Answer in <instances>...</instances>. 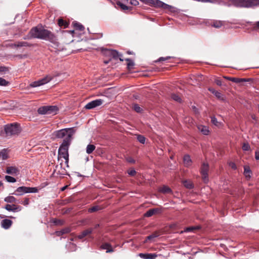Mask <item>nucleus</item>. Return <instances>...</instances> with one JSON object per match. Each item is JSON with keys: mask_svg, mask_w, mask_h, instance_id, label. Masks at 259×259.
I'll return each mask as SVG.
<instances>
[{"mask_svg": "<svg viewBox=\"0 0 259 259\" xmlns=\"http://www.w3.org/2000/svg\"><path fill=\"white\" fill-rule=\"evenodd\" d=\"M29 35L31 38L52 41L55 38L54 35L50 31L45 29L42 26L37 25L32 28Z\"/></svg>", "mask_w": 259, "mask_h": 259, "instance_id": "obj_1", "label": "nucleus"}, {"mask_svg": "<svg viewBox=\"0 0 259 259\" xmlns=\"http://www.w3.org/2000/svg\"><path fill=\"white\" fill-rule=\"evenodd\" d=\"M70 140H66L63 141L60 145L58 149V160L60 158H64L65 159V163L67 167H68L69 163V148L71 145Z\"/></svg>", "mask_w": 259, "mask_h": 259, "instance_id": "obj_2", "label": "nucleus"}, {"mask_svg": "<svg viewBox=\"0 0 259 259\" xmlns=\"http://www.w3.org/2000/svg\"><path fill=\"white\" fill-rule=\"evenodd\" d=\"M75 133V130L73 127L65 128L55 131L54 133L55 137L58 139H62L64 138L63 141L67 140H70L71 142L72 139V136Z\"/></svg>", "mask_w": 259, "mask_h": 259, "instance_id": "obj_3", "label": "nucleus"}, {"mask_svg": "<svg viewBox=\"0 0 259 259\" xmlns=\"http://www.w3.org/2000/svg\"><path fill=\"white\" fill-rule=\"evenodd\" d=\"M234 6L237 8H253L259 6V0H233Z\"/></svg>", "mask_w": 259, "mask_h": 259, "instance_id": "obj_4", "label": "nucleus"}, {"mask_svg": "<svg viewBox=\"0 0 259 259\" xmlns=\"http://www.w3.org/2000/svg\"><path fill=\"white\" fill-rule=\"evenodd\" d=\"M59 111V108L56 105H47L39 107L37 110L38 114L41 115L52 114L56 115Z\"/></svg>", "mask_w": 259, "mask_h": 259, "instance_id": "obj_5", "label": "nucleus"}, {"mask_svg": "<svg viewBox=\"0 0 259 259\" xmlns=\"http://www.w3.org/2000/svg\"><path fill=\"white\" fill-rule=\"evenodd\" d=\"M4 130L8 137L17 135L20 132L19 125L17 123L8 124L5 125Z\"/></svg>", "mask_w": 259, "mask_h": 259, "instance_id": "obj_6", "label": "nucleus"}, {"mask_svg": "<svg viewBox=\"0 0 259 259\" xmlns=\"http://www.w3.org/2000/svg\"><path fill=\"white\" fill-rule=\"evenodd\" d=\"M147 5H149L155 7L162 8L166 9L171 7L170 6L164 3L159 0H148Z\"/></svg>", "mask_w": 259, "mask_h": 259, "instance_id": "obj_7", "label": "nucleus"}, {"mask_svg": "<svg viewBox=\"0 0 259 259\" xmlns=\"http://www.w3.org/2000/svg\"><path fill=\"white\" fill-rule=\"evenodd\" d=\"M53 77L51 76L48 75L46 77L39 79L38 80L32 82L30 84V87L32 88H35L44 85L52 79Z\"/></svg>", "mask_w": 259, "mask_h": 259, "instance_id": "obj_8", "label": "nucleus"}, {"mask_svg": "<svg viewBox=\"0 0 259 259\" xmlns=\"http://www.w3.org/2000/svg\"><path fill=\"white\" fill-rule=\"evenodd\" d=\"M209 169V166L208 164L203 163L201 165L200 168V173L201 174L202 178L204 183H206L208 181V171Z\"/></svg>", "mask_w": 259, "mask_h": 259, "instance_id": "obj_9", "label": "nucleus"}, {"mask_svg": "<svg viewBox=\"0 0 259 259\" xmlns=\"http://www.w3.org/2000/svg\"><path fill=\"white\" fill-rule=\"evenodd\" d=\"M103 100L101 99H96L89 102L85 105L84 108L86 109H92L101 106L103 103Z\"/></svg>", "mask_w": 259, "mask_h": 259, "instance_id": "obj_10", "label": "nucleus"}, {"mask_svg": "<svg viewBox=\"0 0 259 259\" xmlns=\"http://www.w3.org/2000/svg\"><path fill=\"white\" fill-rule=\"evenodd\" d=\"M6 172L9 175L17 176L19 174V170L15 166H9L7 168Z\"/></svg>", "mask_w": 259, "mask_h": 259, "instance_id": "obj_11", "label": "nucleus"}, {"mask_svg": "<svg viewBox=\"0 0 259 259\" xmlns=\"http://www.w3.org/2000/svg\"><path fill=\"white\" fill-rule=\"evenodd\" d=\"M5 208L9 211L17 212L21 210V208L19 206H17L15 204H7Z\"/></svg>", "mask_w": 259, "mask_h": 259, "instance_id": "obj_12", "label": "nucleus"}, {"mask_svg": "<svg viewBox=\"0 0 259 259\" xmlns=\"http://www.w3.org/2000/svg\"><path fill=\"white\" fill-rule=\"evenodd\" d=\"M28 187L21 186L17 188L15 193L13 194L15 195H22L25 193H27Z\"/></svg>", "mask_w": 259, "mask_h": 259, "instance_id": "obj_13", "label": "nucleus"}, {"mask_svg": "<svg viewBox=\"0 0 259 259\" xmlns=\"http://www.w3.org/2000/svg\"><path fill=\"white\" fill-rule=\"evenodd\" d=\"M12 221L9 219H4L1 221V226L5 229H9L12 225Z\"/></svg>", "mask_w": 259, "mask_h": 259, "instance_id": "obj_14", "label": "nucleus"}, {"mask_svg": "<svg viewBox=\"0 0 259 259\" xmlns=\"http://www.w3.org/2000/svg\"><path fill=\"white\" fill-rule=\"evenodd\" d=\"M139 256L144 259H155L157 255L155 253H140Z\"/></svg>", "mask_w": 259, "mask_h": 259, "instance_id": "obj_15", "label": "nucleus"}, {"mask_svg": "<svg viewBox=\"0 0 259 259\" xmlns=\"http://www.w3.org/2000/svg\"><path fill=\"white\" fill-rule=\"evenodd\" d=\"M109 53L110 55L112 57V58L114 59L119 58V60L121 61H123V59H122V55L120 54L117 51L114 50H111L109 51Z\"/></svg>", "mask_w": 259, "mask_h": 259, "instance_id": "obj_16", "label": "nucleus"}, {"mask_svg": "<svg viewBox=\"0 0 259 259\" xmlns=\"http://www.w3.org/2000/svg\"><path fill=\"white\" fill-rule=\"evenodd\" d=\"M198 130L204 135H208L209 134V128L207 126L199 125L197 126Z\"/></svg>", "mask_w": 259, "mask_h": 259, "instance_id": "obj_17", "label": "nucleus"}, {"mask_svg": "<svg viewBox=\"0 0 259 259\" xmlns=\"http://www.w3.org/2000/svg\"><path fill=\"white\" fill-rule=\"evenodd\" d=\"M93 228L88 229L82 232L80 234L78 235L77 237L78 239H81L87 235L91 234L93 232Z\"/></svg>", "mask_w": 259, "mask_h": 259, "instance_id": "obj_18", "label": "nucleus"}, {"mask_svg": "<svg viewBox=\"0 0 259 259\" xmlns=\"http://www.w3.org/2000/svg\"><path fill=\"white\" fill-rule=\"evenodd\" d=\"M158 191L163 194H170L172 193L171 189L169 187L165 185L160 187Z\"/></svg>", "mask_w": 259, "mask_h": 259, "instance_id": "obj_19", "label": "nucleus"}, {"mask_svg": "<svg viewBox=\"0 0 259 259\" xmlns=\"http://www.w3.org/2000/svg\"><path fill=\"white\" fill-rule=\"evenodd\" d=\"M208 90L213 94H214L215 97L220 100H224L223 95L219 92L215 90L213 88H210L208 89Z\"/></svg>", "mask_w": 259, "mask_h": 259, "instance_id": "obj_20", "label": "nucleus"}, {"mask_svg": "<svg viewBox=\"0 0 259 259\" xmlns=\"http://www.w3.org/2000/svg\"><path fill=\"white\" fill-rule=\"evenodd\" d=\"M101 248L103 249H106V252H112L114 251V250L112 248V246L111 244L108 243H106L104 244H103L101 246Z\"/></svg>", "mask_w": 259, "mask_h": 259, "instance_id": "obj_21", "label": "nucleus"}, {"mask_svg": "<svg viewBox=\"0 0 259 259\" xmlns=\"http://www.w3.org/2000/svg\"><path fill=\"white\" fill-rule=\"evenodd\" d=\"M159 211L158 208L151 209L148 210L145 214L144 217H150L152 216L153 214L157 213Z\"/></svg>", "mask_w": 259, "mask_h": 259, "instance_id": "obj_22", "label": "nucleus"}, {"mask_svg": "<svg viewBox=\"0 0 259 259\" xmlns=\"http://www.w3.org/2000/svg\"><path fill=\"white\" fill-rule=\"evenodd\" d=\"M183 161L185 165L186 166H189L192 163L190 157L188 155H186L184 156L183 158Z\"/></svg>", "mask_w": 259, "mask_h": 259, "instance_id": "obj_23", "label": "nucleus"}, {"mask_svg": "<svg viewBox=\"0 0 259 259\" xmlns=\"http://www.w3.org/2000/svg\"><path fill=\"white\" fill-rule=\"evenodd\" d=\"M229 79H230V80L232 81V82H235V83H241V82H243L247 81V79H246L245 78L232 77V78H229Z\"/></svg>", "mask_w": 259, "mask_h": 259, "instance_id": "obj_24", "label": "nucleus"}, {"mask_svg": "<svg viewBox=\"0 0 259 259\" xmlns=\"http://www.w3.org/2000/svg\"><path fill=\"white\" fill-rule=\"evenodd\" d=\"M95 148L96 147L94 145L89 144L86 148V152L89 154H91L95 150Z\"/></svg>", "mask_w": 259, "mask_h": 259, "instance_id": "obj_25", "label": "nucleus"}, {"mask_svg": "<svg viewBox=\"0 0 259 259\" xmlns=\"http://www.w3.org/2000/svg\"><path fill=\"white\" fill-rule=\"evenodd\" d=\"M71 231V229L69 228H66L64 229H63L61 231H57L56 234L57 235L60 236L64 234H67L69 233Z\"/></svg>", "mask_w": 259, "mask_h": 259, "instance_id": "obj_26", "label": "nucleus"}, {"mask_svg": "<svg viewBox=\"0 0 259 259\" xmlns=\"http://www.w3.org/2000/svg\"><path fill=\"white\" fill-rule=\"evenodd\" d=\"M211 26L216 28H219L223 26V22L221 21H214L212 23Z\"/></svg>", "mask_w": 259, "mask_h": 259, "instance_id": "obj_27", "label": "nucleus"}, {"mask_svg": "<svg viewBox=\"0 0 259 259\" xmlns=\"http://www.w3.org/2000/svg\"><path fill=\"white\" fill-rule=\"evenodd\" d=\"M184 186L188 189H191L193 187V185L192 182L189 180H185L183 182Z\"/></svg>", "mask_w": 259, "mask_h": 259, "instance_id": "obj_28", "label": "nucleus"}, {"mask_svg": "<svg viewBox=\"0 0 259 259\" xmlns=\"http://www.w3.org/2000/svg\"><path fill=\"white\" fill-rule=\"evenodd\" d=\"M5 201L8 203H13L16 201V198L12 196H9L6 197L5 199Z\"/></svg>", "mask_w": 259, "mask_h": 259, "instance_id": "obj_29", "label": "nucleus"}, {"mask_svg": "<svg viewBox=\"0 0 259 259\" xmlns=\"http://www.w3.org/2000/svg\"><path fill=\"white\" fill-rule=\"evenodd\" d=\"M251 173V170L248 166H244V174L246 178H250V174Z\"/></svg>", "mask_w": 259, "mask_h": 259, "instance_id": "obj_30", "label": "nucleus"}, {"mask_svg": "<svg viewBox=\"0 0 259 259\" xmlns=\"http://www.w3.org/2000/svg\"><path fill=\"white\" fill-rule=\"evenodd\" d=\"M158 236V234L156 233H153L148 236L147 237L146 240H145L144 242L146 243L148 241V240H152L155 238H156Z\"/></svg>", "mask_w": 259, "mask_h": 259, "instance_id": "obj_31", "label": "nucleus"}, {"mask_svg": "<svg viewBox=\"0 0 259 259\" xmlns=\"http://www.w3.org/2000/svg\"><path fill=\"white\" fill-rule=\"evenodd\" d=\"M5 180L9 183H15L16 182V179L15 178L10 176H6Z\"/></svg>", "mask_w": 259, "mask_h": 259, "instance_id": "obj_32", "label": "nucleus"}, {"mask_svg": "<svg viewBox=\"0 0 259 259\" xmlns=\"http://www.w3.org/2000/svg\"><path fill=\"white\" fill-rule=\"evenodd\" d=\"M116 4L117 6H119L123 10H128L130 9L128 7L126 6L125 5L122 4L120 2H117Z\"/></svg>", "mask_w": 259, "mask_h": 259, "instance_id": "obj_33", "label": "nucleus"}, {"mask_svg": "<svg viewBox=\"0 0 259 259\" xmlns=\"http://www.w3.org/2000/svg\"><path fill=\"white\" fill-rule=\"evenodd\" d=\"M125 60L128 62L127 64V68L129 69L132 68L135 65L134 62L130 59H126Z\"/></svg>", "mask_w": 259, "mask_h": 259, "instance_id": "obj_34", "label": "nucleus"}, {"mask_svg": "<svg viewBox=\"0 0 259 259\" xmlns=\"http://www.w3.org/2000/svg\"><path fill=\"white\" fill-rule=\"evenodd\" d=\"M171 98L174 100V101H176L178 102H181V98H180V97L177 95V94H172L171 95Z\"/></svg>", "mask_w": 259, "mask_h": 259, "instance_id": "obj_35", "label": "nucleus"}, {"mask_svg": "<svg viewBox=\"0 0 259 259\" xmlns=\"http://www.w3.org/2000/svg\"><path fill=\"white\" fill-rule=\"evenodd\" d=\"M137 138L138 141L140 143H141L142 144H144L145 143L146 138L144 136L141 135H137Z\"/></svg>", "mask_w": 259, "mask_h": 259, "instance_id": "obj_36", "label": "nucleus"}, {"mask_svg": "<svg viewBox=\"0 0 259 259\" xmlns=\"http://www.w3.org/2000/svg\"><path fill=\"white\" fill-rule=\"evenodd\" d=\"M73 25L76 30L81 31L84 29V27L80 23H75Z\"/></svg>", "mask_w": 259, "mask_h": 259, "instance_id": "obj_37", "label": "nucleus"}, {"mask_svg": "<svg viewBox=\"0 0 259 259\" xmlns=\"http://www.w3.org/2000/svg\"><path fill=\"white\" fill-rule=\"evenodd\" d=\"M58 24L60 26L67 27L68 24L66 22L64 21L62 19H59L58 21Z\"/></svg>", "mask_w": 259, "mask_h": 259, "instance_id": "obj_38", "label": "nucleus"}, {"mask_svg": "<svg viewBox=\"0 0 259 259\" xmlns=\"http://www.w3.org/2000/svg\"><path fill=\"white\" fill-rule=\"evenodd\" d=\"M9 84V82L7 81L3 78L0 77V85L1 86H7Z\"/></svg>", "mask_w": 259, "mask_h": 259, "instance_id": "obj_39", "label": "nucleus"}, {"mask_svg": "<svg viewBox=\"0 0 259 259\" xmlns=\"http://www.w3.org/2000/svg\"><path fill=\"white\" fill-rule=\"evenodd\" d=\"M194 230V226H191L190 227L186 228L183 231L180 232V234H182L184 232H191Z\"/></svg>", "mask_w": 259, "mask_h": 259, "instance_id": "obj_40", "label": "nucleus"}, {"mask_svg": "<svg viewBox=\"0 0 259 259\" xmlns=\"http://www.w3.org/2000/svg\"><path fill=\"white\" fill-rule=\"evenodd\" d=\"M38 192V189L35 187H28L27 193H37Z\"/></svg>", "mask_w": 259, "mask_h": 259, "instance_id": "obj_41", "label": "nucleus"}, {"mask_svg": "<svg viewBox=\"0 0 259 259\" xmlns=\"http://www.w3.org/2000/svg\"><path fill=\"white\" fill-rule=\"evenodd\" d=\"M242 149L244 151H248L250 149V146L247 143H244L242 146Z\"/></svg>", "mask_w": 259, "mask_h": 259, "instance_id": "obj_42", "label": "nucleus"}, {"mask_svg": "<svg viewBox=\"0 0 259 259\" xmlns=\"http://www.w3.org/2000/svg\"><path fill=\"white\" fill-rule=\"evenodd\" d=\"M211 121L215 125H219V122L218 121L217 118L214 116L211 117Z\"/></svg>", "mask_w": 259, "mask_h": 259, "instance_id": "obj_43", "label": "nucleus"}, {"mask_svg": "<svg viewBox=\"0 0 259 259\" xmlns=\"http://www.w3.org/2000/svg\"><path fill=\"white\" fill-rule=\"evenodd\" d=\"M99 209V206H94L89 208V210H88V211L89 212H95V211H96L98 210Z\"/></svg>", "mask_w": 259, "mask_h": 259, "instance_id": "obj_44", "label": "nucleus"}, {"mask_svg": "<svg viewBox=\"0 0 259 259\" xmlns=\"http://www.w3.org/2000/svg\"><path fill=\"white\" fill-rule=\"evenodd\" d=\"M134 110L137 112H138V113H140L142 111V109L139 106V105L138 104H135L134 105Z\"/></svg>", "mask_w": 259, "mask_h": 259, "instance_id": "obj_45", "label": "nucleus"}, {"mask_svg": "<svg viewBox=\"0 0 259 259\" xmlns=\"http://www.w3.org/2000/svg\"><path fill=\"white\" fill-rule=\"evenodd\" d=\"M20 46H22V47H30L31 45L26 41H21Z\"/></svg>", "mask_w": 259, "mask_h": 259, "instance_id": "obj_46", "label": "nucleus"}, {"mask_svg": "<svg viewBox=\"0 0 259 259\" xmlns=\"http://www.w3.org/2000/svg\"><path fill=\"white\" fill-rule=\"evenodd\" d=\"M127 172L129 175L133 176L136 174V171L135 169H133L128 170Z\"/></svg>", "mask_w": 259, "mask_h": 259, "instance_id": "obj_47", "label": "nucleus"}, {"mask_svg": "<svg viewBox=\"0 0 259 259\" xmlns=\"http://www.w3.org/2000/svg\"><path fill=\"white\" fill-rule=\"evenodd\" d=\"M170 58L169 57H160L159 58L157 61L156 62H161V61H166V60H167L168 59Z\"/></svg>", "mask_w": 259, "mask_h": 259, "instance_id": "obj_48", "label": "nucleus"}, {"mask_svg": "<svg viewBox=\"0 0 259 259\" xmlns=\"http://www.w3.org/2000/svg\"><path fill=\"white\" fill-rule=\"evenodd\" d=\"M214 82L217 85H218L219 86H221L222 85V80L219 79V78L215 79Z\"/></svg>", "mask_w": 259, "mask_h": 259, "instance_id": "obj_49", "label": "nucleus"}, {"mask_svg": "<svg viewBox=\"0 0 259 259\" xmlns=\"http://www.w3.org/2000/svg\"><path fill=\"white\" fill-rule=\"evenodd\" d=\"M29 200L28 198H25L24 200L22 202V204L25 206H27L29 204Z\"/></svg>", "mask_w": 259, "mask_h": 259, "instance_id": "obj_50", "label": "nucleus"}, {"mask_svg": "<svg viewBox=\"0 0 259 259\" xmlns=\"http://www.w3.org/2000/svg\"><path fill=\"white\" fill-rule=\"evenodd\" d=\"M8 71V68L6 67L1 66L0 67V72H6Z\"/></svg>", "mask_w": 259, "mask_h": 259, "instance_id": "obj_51", "label": "nucleus"}, {"mask_svg": "<svg viewBox=\"0 0 259 259\" xmlns=\"http://www.w3.org/2000/svg\"><path fill=\"white\" fill-rule=\"evenodd\" d=\"M21 45V41L17 42L13 45H12L13 46L15 47H22V46H20Z\"/></svg>", "mask_w": 259, "mask_h": 259, "instance_id": "obj_52", "label": "nucleus"}, {"mask_svg": "<svg viewBox=\"0 0 259 259\" xmlns=\"http://www.w3.org/2000/svg\"><path fill=\"white\" fill-rule=\"evenodd\" d=\"M229 165H230V166L232 168H233V169H235L236 168V164H235V163H234V162H230V163H229Z\"/></svg>", "mask_w": 259, "mask_h": 259, "instance_id": "obj_53", "label": "nucleus"}, {"mask_svg": "<svg viewBox=\"0 0 259 259\" xmlns=\"http://www.w3.org/2000/svg\"><path fill=\"white\" fill-rule=\"evenodd\" d=\"M16 57H17L20 59H22L26 57V55H17L15 56Z\"/></svg>", "mask_w": 259, "mask_h": 259, "instance_id": "obj_54", "label": "nucleus"}, {"mask_svg": "<svg viewBox=\"0 0 259 259\" xmlns=\"http://www.w3.org/2000/svg\"><path fill=\"white\" fill-rule=\"evenodd\" d=\"M127 161L128 162L132 163H134L135 162V160L131 157H129V158H127Z\"/></svg>", "mask_w": 259, "mask_h": 259, "instance_id": "obj_55", "label": "nucleus"}, {"mask_svg": "<svg viewBox=\"0 0 259 259\" xmlns=\"http://www.w3.org/2000/svg\"><path fill=\"white\" fill-rule=\"evenodd\" d=\"M255 158L256 160H259V151H255Z\"/></svg>", "mask_w": 259, "mask_h": 259, "instance_id": "obj_56", "label": "nucleus"}, {"mask_svg": "<svg viewBox=\"0 0 259 259\" xmlns=\"http://www.w3.org/2000/svg\"><path fill=\"white\" fill-rule=\"evenodd\" d=\"M54 223L57 225H58V224H62L61 222V221L60 220H55L54 221Z\"/></svg>", "mask_w": 259, "mask_h": 259, "instance_id": "obj_57", "label": "nucleus"}, {"mask_svg": "<svg viewBox=\"0 0 259 259\" xmlns=\"http://www.w3.org/2000/svg\"><path fill=\"white\" fill-rule=\"evenodd\" d=\"M254 28L255 29H259V21L256 22Z\"/></svg>", "mask_w": 259, "mask_h": 259, "instance_id": "obj_58", "label": "nucleus"}, {"mask_svg": "<svg viewBox=\"0 0 259 259\" xmlns=\"http://www.w3.org/2000/svg\"><path fill=\"white\" fill-rule=\"evenodd\" d=\"M67 187H68V186H67V185H66V186H64V187H62V188H61V191H64V190H65L67 188Z\"/></svg>", "mask_w": 259, "mask_h": 259, "instance_id": "obj_59", "label": "nucleus"}, {"mask_svg": "<svg viewBox=\"0 0 259 259\" xmlns=\"http://www.w3.org/2000/svg\"><path fill=\"white\" fill-rule=\"evenodd\" d=\"M201 228V227L200 226H195V231L199 230Z\"/></svg>", "mask_w": 259, "mask_h": 259, "instance_id": "obj_60", "label": "nucleus"}, {"mask_svg": "<svg viewBox=\"0 0 259 259\" xmlns=\"http://www.w3.org/2000/svg\"><path fill=\"white\" fill-rule=\"evenodd\" d=\"M142 2L145 3V4H147L148 0H140Z\"/></svg>", "mask_w": 259, "mask_h": 259, "instance_id": "obj_61", "label": "nucleus"}, {"mask_svg": "<svg viewBox=\"0 0 259 259\" xmlns=\"http://www.w3.org/2000/svg\"><path fill=\"white\" fill-rule=\"evenodd\" d=\"M99 227V224H97L95 226V229H96V228H97Z\"/></svg>", "mask_w": 259, "mask_h": 259, "instance_id": "obj_62", "label": "nucleus"}, {"mask_svg": "<svg viewBox=\"0 0 259 259\" xmlns=\"http://www.w3.org/2000/svg\"><path fill=\"white\" fill-rule=\"evenodd\" d=\"M224 78H226V79H228V80H230L229 78H231V77H226V76H225V77H224Z\"/></svg>", "mask_w": 259, "mask_h": 259, "instance_id": "obj_63", "label": "nucleus"}, {"mask_svg": "<svg viewBox=\"0 0 259 259\" xmlns=\"http://www.w3.org/2000/svg\"><path fill=\"white\" fill-rule=\"evenodd\" d=\"M3 185V183L2 181H0V187L2 186Z\"/></svg>", "mask_w": 259, "mask_h": 259, "instance_id": "obj_64", "label": "nucleus"}]
</instances>
